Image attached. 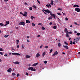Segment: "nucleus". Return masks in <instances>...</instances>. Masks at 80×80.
Listing matches in <instances>:
<instances>
[{
    "mask_svg": "<svg viewBox=\"0 0 80 80\" xmlns=\"http://www.w3.org/2000/svg\"><path fill=\"white\" fill-rule=\"evenodd\" d=\"M55 3H58V0H56L55 1Z\"/></svg>",
    "mask_w": 80,
    "mask_h": 80,
    "instance_id": "obj_30",
    "label": "nucleus"
},
{
    "mask_svg": "<svg viewBox=\"0 0 80 80\" xmlns=\"http://www.w3.org/2000/svg\"><path fill=\"white\" fill-rule=\"evenodd\" d=\"M77 7H79V6L78 5H76Z\"/></svg>",
    "mask_w": 80,
    "mask_h": 80,
    "instance_id": "obj_64",
    "label": "nucleus"
},
{
    "mask_svg": "<svg viewBox=\"0 0 80 80\" xmlns=\"http://www.w3.org/2000/svg\"><path fill=\"white\" fill-rule=\"evenodd\" d=\"M4 57H7L8 56L7 55V54H5L4 55Z\"/></svg>",
    "mask_w": 80,
    "mask_h": 80,
    "instance_id": "obj_55",
    "label": "nucleus"
},
{
    "mask_svg": "<svg viewBox=\"0 0 80 80\" xmlns=\"http://www.w3.org/2000/svg\"><path fill=\"white\" fill-rule=\"evenodd\" d=\"M29 9L30 10H32V7H30L29 8Z\"/></svg>",
    "mask_w": 80,
    "mask_h": 80,
    "instance_id": "obj_38",
    "label": "nucleus"
},
{
    "mask_svg": "<svg viewBox=\"0 0 80 80\" xmlns=\"http://www.w3.org/2000/svg\"><path fill=\"white\" fill-rule=\"evenodd\" d=\"M12 75L13 76H15L16 75V74H15V73L13 72L12 73Z\"/></svg>",
    "mask_w": 80,
    "mask_h": 80,
    "instance_id": "obj_22",
    "label": "nucleus"
},
{
    "mask_svg": "<svg viewBox=\"0 0 80 80\" xmlns=\"http://www.w3.org/2000/svg\"><path fill=\"white\" fill-rule=\"evenodd\" d=\"M64 31H65V32H67V29L65 28V29L64 30Z\"/></svg>",
    "mask_w": 80,
    "mask_h": 80,
    "instance_id": "obj_23",
    "label": "nucleus"
},
{
    "mask_svg": "<svg viewBox=\"0 0 80 80\" xmlns=\"http://www.w3.org/2000/svg\"><path fill=\"white\" fill-rule=\"evenodd\" d=\"M13 63H14V64H20V62H18V61H17L16 62H13Z\"/></svg>",
    "mask_w": 80,
    "mask_h": 80,
    "instance_id": "obj_13",
    "label": "nucleus"
},
{
    "mask_svg": "<svg viewBox=\"0 0 80 80\" xmlns=\"http://www.w3.org/2000/svg\"><path fill=\"white\" fill-rule=\"evenodd\" d=\"M19 47H20V46L19 45H18L17 46V48H19Z\"/></svg>",
    "mask_w": 80,
    "mask_h": 80,
    "instance_id": "obj_49",
    "label": "nucleus"
},
{
    "mask_svg": "<svg viewBox=\"0 0 80 80\" xmlns=\"http://www.w3.org/2000/svg\"><path fill=\"white\" fill-rule=\"evenodd\" d=\"M12 54L13 55H20V54L17 52L12 53Z\"/></svg>",
    "mask_w": 80,
    "mask_h": 80,
    "instance_id": "obj_5",
    "label": "nucleus"
},
{
    "mask_svg": "<svg viewBox=\"0 0 80 80\" xmlns=\"http://www.w3.org/2000/svg\"><path fill=\"white\" fill-rule=\"evenodd\" d=\"M12 50H14V51H15V50L13 48H12Z\"/></svg>",
    "mask_w": 80,
    "mask_h": 80,
    "instance_id": "obj_62",
    "label": "nucleus"
},
{
    "mask_svg": "<svg viewBox=\"0 0 80 80\" xmlns=\"http://www.w3.org/2000/svg\"><path fill=\"white\" fill-rule=\"evenodd\" d=\"M52 51H53V49H51L49 52V53H52Z\"/></svg>",
    "mask_w": 80,
    "mask_h": 80,
    "instance_id": "obj_33",
    "label": "nucleus"
},
{
    "mask_svg": "<svg viewBox=\"0 0 80 80\" xmlns=\"http://www.w3.org/2000/svg\"><path fill=\"white\" fill-rule=\"evenodd\" d=\"M6 24H9V23H10V22H9V21H7L6 22Z\"/></svg>",
    "mask_w": 80,
    "mask_h": 80,
    "instance_id": "obj_21",
    "label": "nucleus"
},
{
    "mask_svg": "<svg viewBox=\"0 0 80 80\" xmlns=\"http://www.w3.org/2000/svg\"><path fill=\"white\" fill-rule=\"evenodd\" d=\"M49 7H52V6H51L50 4H49Z\"/></svg>",
    "mask_w": 80,
    "mask_h": 80,
    "instance_id": "obj_63",
    "label": "nucleus"
},
{
    "mask_svg": "<svg viewBox=\"0 0 80 80\" xmlns=\"http://www.w3.org/2000/svg\"><path fill=\"white\" fill-rule=\"evenodd\" d=\"M36 57L37 58H38L40 57V53L38 52L36 54Z\"/></svg>",
    "mask_w": 80,
    "mask_h": 80,
    "instance_id": "obj_12",
    "label": "nucleus"
},
{
    "mask_svg": "<svg viewBox=\"0 0 80 80\" xmlns=\"http://www.w3.org/2000/svg\"><path fill=\"white\" fill-rule=\"evenodd\" d=\"M32 7H33V8H34L35 9H37V7H36V6H35V5H34L32 6Z\"/></svg>",
    "mask_w": 80,
    "mask_h": 80,
    "instance_id": "obj_26",
    "label": "nucleus"
},
{
    "mask_svg": "<svg viewBox=\"0 0 80 80\" xmlns=\"http://www.w3.org/2000/svg\"><path fill=\"white\" fill-rule=\"evenodd\" d=\"M64 44L65 45H68V43L66 42H64Z\"/></svg>",
    "mask_w": 80,
    "mask_h": 80,
    "instance_id": "obj_27",
    "label": "nucleus"
},
{
    "mask_svg": "<svg viewBox=\"0 0 80 80\" xmlns=\"http://www.w3.org/2000/svg\"><path fill=\"white\" fill-rule=\"evenodd\" d=\"M58 10H62V9H61V8H58Z\"/></svg>",
    "mask_w": 80,
    "mask_h": 80,
    "instance_id": "obj_51",
    "label": "nucleus"
},
{
    "mask_svg": "<svg viewBox=\"0 0 80 80\" xmlns=\"http://www.w3.org/2000/svg\"><path fill=\"white\" fill-rule=\"evenodd\" d=\"M0 51H1L2 52H3V49L2 48H0Z\"/></svg>",
    "mask_w": 80,
    "mask_h": 80,
    "instance_id": "obj_45",
    "label": "nucleus"
},
{
    "mask_svg": "<svg viewBox=\"0 0 80 80\" xmlns=\"http://www.w3.org/2000/svg\"><path fill=\"white\" fill-rule=\"evenodd\" d=\"M0 54H1V55H3V54L2 53V52H0Z\"/></svg>",
    "mask_w": 80,
    "mask_h": 80,
    "instance_id": "obj_41",
    "label": "nucleus"
},
{
    "mask_svg": "<svg viewBox=\"0 0 80 80\" xmlns=\"http://www.w3.org/2000/svg\"><path fill=\"white\" fill-rule=\"evenodd\" d=\"M42 29L43 30H44L45 29V28L44 27H42Z\"/></svg>",
    "mask_w": 80,
    "mask_h": 80,
    "instance_id": "obj_24",
    "label": "nucleus"
},
{
    "mask_svg": "<svg viewBox=\"0 0 80 80\" xmlns=\"http://www.w3.org/2000/svg\"><path fill=\"white\" fill-rule=\"evenodd\" d=\"M46 7H48V8H50V7H49V4L48 5V4H47L46 5Z\"/></svg>",
    "mask_w": 80,
    "mask_h": 80,
    "instance_id": "obj_40",
    "label": "nucleus"
},
{
    "mask_svg": "<svg viewBox=\"0 0 80 80\" xmlns=\"http://www.w3.org/2000/svg\"><path fill=\"white\" fill-rule=\"evenodd\" d=\"M58 44L59 47H61V43H58Z\"/></svg>",
    "mask_w": 80,
    "mask_h": 80,
    "instance_id": "obj_17",
    "label": "nucleus"
},
{
    "mask_svg": "<svg viewBox=\"0 0 80 80\" xmlns=\"http://www.w3.org/2000/svg\"><path fill=\"white\" fill-rule=\"evenodd\" d=\"M48 20H52V17H49L48 18Z\"/></svg>",
    "mask_w": 80,
    "mask_h": 80,
    "instance_id": "obj_20",
    "label": "nucleus"
},
{
    "mask_svg": "<svg viewBox=\"0 0 80 80\" xmlns=\"http://www.w3.org/2000/svg\"><path fill=\"white\" fill-rule=\"evenodd\" d=\"M44 48H48V46H45Z\"/></svg>",
    "mask_w": 80,
    "mask_h": 80,
    "instance_id": "obj_46",
    "label": "nucleus"
},
{
    "mask_svg": "<svg viewBox=\"0 0 80 80\" xmlns=\"http://www.w3.org/2000/svg\"><path fill=\"white\" fill-rule=\"evenodd\" d=\"M63 47H64V48H66V49H67V50H68L69 48H68V46H64V45H63L62 46Z\"/></svg>",
    "mask_w": 80,
    "mask_h": 80,
    "instance_id": "obj_10",
    "label": "nucleus"
},
{
    "mask_svg": "<svg viewBox=\"0 0 80 80\" xmlns=\"http://www.w3.org/2000/svg\"><path fill=\"white\" fill-rule=\"evenodd\" d=\"M66 36L68 38L69 37V35H68V34H66Z\"/></svg>",
    "mask_w": 80,
    "mask_h": 80,
    "instance_id": "obj_29",
    "label": "nucleus"
},
{
    "mask_svg": "<svg viewBox=\"0 0 80 80\" xmlns=\"http://www.w3.org/2000/svg\"><path fill=\"white\" fill-rule=\"evenodd\" d=\"M52 24V22H50V23H49V25H51Z\"/></svg>",
    "mask_w": 80,
    "mask_h": 80,
    "instance_id": "obj_48",
    "label": "nucleus"
},
{
    "mask_svg": "<svg viewBox=\"0 0 80 80\" xmlns=\"http://www.w3.org/2000/svg\"><path fill=\"white\" fill-rule=\"evenodd\" d=\"M8 37V35H6L4 36V37H5V38H7Z\"/></svg>",
    "mask_w": 80,
    "mask_h": 80,
    "instance_id": "obj_37",
    "label": "nucleus"
},
{
    "mask_svg": "<svg viewBox=\"0 0 80 80\" xmlns=\"http://www.w3.org/2000/svg\"><path fill=\"white\" fill-rule=\"evenodd\" d=\"M50 15H51V16H52L53 18L55 19H56V17L55 16V15L53 14H52V13H50Z\"/></svg>",
    "mask_w": 80,
    "mask_h": 80,
    "instance_id": "obj_9",
    "label": "nucleus"
},
{
    "mask_svg": "<svg viewBox=\"0 0 80 80\" xmlns=\"http://www.w3.org/2000/svg\"><path fill=\"white\" fill-rule=\"evenodd\" d=\"M79 40H80V38H76V39H74V40L75 41V42L76 43H77V42H78Z\"/></svg>",
    "mask_w": 80,
    "mask_h": 80,
    "instance_id": "obj_6",
    "label": "nucleus"
},
{
    "mask_svg": "<svg viewBox=\"0 0 80 80\" xmlns=\"http://www.w3.org/2000/svg\"><path fill=\"white\" fill-rule=\"evenodd\" d=\"M32 25L33 26V27H35V24L34 23H32Z\"/></svg>",
    "mask_w": 80,
    "mask_h": 80,
    "instance_id": "obj_39",
    "label": "nucleus"
},
{
    "mask_svg": "<svg viewBox=\"0 0 80 80\" xmlns=\"http://www.w3.org/2000/svg\"><path fill=\"white\" fill-rule=\"evenodd\" d=\"M66 34H68V33H69V32H68V31H67V32H66Z\"/></svg>",
    "mask_w": 80,
    "mask_h": 80,
    "instance_id": "obj_58",
    "label": "nucleus"
},
{
    "mask_svg": "<svg viewBox=\"0 0 80 80\" xmlns=\"http://www.w3.org/2000/svg\"><path fill=\"white\" fill-rule=\"evenodd\" d=\"M20 14H21L23 16H24V17H27V12H24V14L22 12H20Z\"/></svg>",
    "mask_w": 80,
    "mask_h": 80,
    "instance_id": "obj_2",
    "label": "nucleus"
},
{
    "mask_svg": "<svg viewBox=\"0 0 80 80\" xmlns=\"http://www.w3.org/2000/svg\"><path fill=\"white\" fill-rule=\"evenodd\" d=\"M31 19H32V20H33V16H31Z\"/></svg>",
    "mask_w": 80,
    "mask_h": 80,
    "instance_id": "obj_47",
    "label": "nucleus"
},
{
    "mask_svg": "<svg viewBox=\"0 0 80 80\" xmlns=\"http://www.w3.org/2000/svg\"><path fill=\"white\" fill-rule=\"evenodd\" d=\"M31 56H30L28 55H27L26 57V58H30Z\"/></svg>",
    "mask_w": 80,
    "mask_h": 80,
    "instance_id": "obj_14",
    "label": "nucleus"
},
{
    "mask_svg": "<svg viewBox=\"0 0 80 80\" xmlns=\"http://www.w3.org/2000/svg\"><path fill=\"white\" fill-rule=\"evenodd\" d=\"M22 48H23V49H25V48L23 46V45L22 44Z\"/></svg>",
    "mask_w": 80,
    "mask_h": 80,
    "instance_id": "obj_32",
    "label": "nucleus"
},
{
    "mask_svg": "<svg viewBox=\"0 0 80 80\" xmlns=\"http://www.w3.org/2000/svg\"><path fill=\"white\" fill-rule=\"evenodd\" d=\"M51 5H53V1L51 0Z\"/></svg>",
    "mask_w": 80,
    "mask_h": 80,
    "instance_id": "obj_19",
    "label": "nucleus"
},
{
    "mask_svg": "<svg viewBox=\"0 0 80 80\" xmlns=\"http://www.w3.org/2000/svg\"><path fill=\"white\" fill-rule=\"evenodd\" d=\"M42 47H43L42 45L40 46V48H42Z\"/></svg>",
    "mask_w": 80,
    "mask_h": 80,
    "instance_id": "obj_60",
    "label": "nucleus"
},
{
    "mask_svg": "<svg viewBox=\"0 0 80 80\" xmlns=\"http://www.w3.org/2000/svg\"><path fill=\"white\" fill-rule=\"evenodd\" d=\"M37 1L38 2V3L39 4H40V1H39L38 0Z\"/></svg>",
    "mask_w": 80,
    "mask_h": 80,
    "instance_id": "obj_42",
    "label": "nucleus"
},
{
    "mask_svg": "<svg viewBox=\"0 0 80 80\" xmlns=\"http://www.w3.org/2000/svg\"><path fill=\"white\" fill-rule=\"evenodd\" d=\"M0 25H1V26H2V27H3V24L2 23H0Z\"/></svg>",
    "mask_w": 80,
    "mask_h": 80,
    "instance_id": "obj_34",
    "label": "nucleus"
},
{
    "mask_svg": "<svg viewBox=\"0 0 80 80\" xmlns=\"http://www.w3.org/2000/svg\"><path fill=\"white\" fill-rule=\"evenodd\" d=\"M43 12L46 15H47V13L45 12L44 11H43Z\"/></svg>",
    "mask_w": 80,
    "mask_h": 80,
    "instance_id": "obj_53",
    "label": "nucleus"
},
{
    "mask_svg": "<svg viewBox=\"0 0 80 80\" xmlns=\"http://www.w3.org/2000/svg\"><path fill=\"white\" fill-rule=\"evenodd\" d=\"M38 25H41V26H42L43 25V24H42V23H38Z\"/></svg>",
    "mask_w": 80,
    "mask_h": 80,
    "instance_id": "obj_28",
    "label": "nucleus"
},
{
    "mask_svg": "<svg viewBox=\"0 0 80 80\" xmlns=\"http://www.w3.org/2000/svg\"><path fill=\"white\" fill-rule=\"evenodd\" d=\"M58 52H57V51H56V52H54V54H52V56L54 57V56H55V55H58Z\"/></svg>",
    "mask_w": 80,
    "mask_h": 80,
    "instance_id": "obj_8",
    "label": "nucleus"
},
{
    "mask_svg": "<svg viewBox=\"0 0 80 80\" xmlns=\"http://www.w3.org/2000/svg\"><path fill=\"white\" fill-rule=\"evenodd\" d=\"M16 41H17V44L18 45V43H19V40H17Z\"/></svg>",
    "mask_w": 80,
    "mask_h": 80,
    "instance_id": "obj_25",
    "label": "nucleus"
},
{
    "mask_svg": "<svg viewBox=\"0 0 80 80\" xmlns=\"http://www.w3.org/2000/svg\"><path fill=\"white\" fill-rule=\"evenodd\" d=\"M65 20H67V21L68 20V18H66Z\"/></svg>",
    "mask_w": 80,
    "mask_h": 80,
    "instance_id": "obj_57",
    "label": "nucleus"
},
{
    "mask_svg": "<svg viewBox=\"0 0 80 80\" xmlns=\"http://www.w3.org/2000/svg\"><path fill=\"white\" fill-rule=\"evenodd\" d=\"M38 62H37L36 63H34V64H33L32 65V66H36L37 65H38Z\"/></svg>",
    "mask_w": 80,
    "mask_h": 80,
    "instance_id": "obj_15",
    "label": "nucleus"
},
{
    "mask_svg": "<svg viewBox=\"0 0 80 80\" xmlns=\"http://www.w3.org/2000/svg\"><path fill=\"white\" fill-rule=\"evenodd\" d=\"M69 34H72V32H69Z\"/></svg>",
    "mask_w": 80,
    "mask_h": 80,
    "instance_id": "obj_56",
    "label": "nucleus"
},
{
    "mask_svg": "<svg viewBox=\"0 0 80 80\" xmlns=\"http://www.w3.org/2000/svg\"><path fill=\"white\" fill-rule=\"evenodd\" d=\"M53 28H54V29H56V28H57V26H54Z\"/></svg>",
    "mask_w": 80,
    "mask_h": 80,
    "instance_id": "obj_35",
    "label": "nucleus"
},
{
    "mask_svg": "<svg viewBox=\"0 0 80 80\" xmlns=\"http://www.w3.org/2000/svg\"><path fill=\"white\" fill-rule=\"evenodd\" d=\"M44 63L45 64H46V63H47V61H44Z\"/></svg>",
    "mask_w": 80,
    "mask_h": 80,
    "instance_id": "obj_44",
    "label": "nucleus"
},
{
    "mask_svg": "<svg viewBox=\"0 0 80 80\" xmlns=\"http://www.w3.org/2000/svg\"><path fill=\"white\" fill-rule=\"evenodd\" d=\"M19 25H20L25 26V23L23 22H21L19 23Z\"/></svg>",
    "mask_w": 80,
    "mask_h": 80,
    "instance_id": "obj_3",
    "label": "nucleus"
},
{
    "mask_svg": "<svg viewBox=\"0 0 80 80\" xmlns=\"http://www.w3.org/2000/svg\"><path fill=\"white\" fill-rule=\"evenodd\" d=\"M26 23H30V21H29V20H26Z\"/></svg>",
    "mask_w": 80,
    "mask_h": 80,
    "instance_id": "obj_16",
    "label": "nucleus"
},
{
    "mask_svg": "<svg viewBox=\"0 0 80 80\" xmlns=\"http://www.w3.org/2000/svg\"><path fill=\"white\" fill-rule=\"evenodd\" d=\"M73 44H75V41L73 42Z\"/></svg>",
    "mask_w": 80,
    "mask_h": 80,
    "instance_id": "obj_59",
    "label": "nucleus"
},
{
    "mask_svg": "<svg viewBox=\"0 0 80 80\" xmlns=\"http://www.w3.org/2000/svg\"><path fill=\"white\" fill-rule=\"evenodd\" d=\"M37 37H40V35H38L37 36Z\"/></svg>",
    "mask_w": 80,
    "mask_h": 80,
    "instance_id": "obj_54",
    "label": "nucleus"
},
{
    "mask_svg": "<svg viewBox=\"0 0 80 80\" xmlns=\"http://www.w3.org/2000/svg\"><path fill=\"white\" fill-rule=\"evenodd\" d=\"M76 5H74L73 6V7H76Z\"/></svg>",
    "mask_w": 80,
    "mask_h": 80,
    "instance_id": "obj_61",
    "label": "nucleus"
},
{
    "mask_svg": "<svg viewBox=\"0 0 80 80\" xmlns=\"http://www.w3.org/2000/svg\"><path fill=\"white\" fill-rule=\"evenodd\" d=\"M26 75H28V72H26Z\"/></svg>",
    "mask_w": 80,
    "mask_h": 80,
    "instance_id": "obj_52",
    "label": "nucleus"
},
{
    "mask_svg": "<svg viewBox=\"0 0 80 80\" xmlns=\"http://www.w3.org/2000/svg\"><path fill=\"white\" fill-rule=\"evenodd\" d=\"M57 14L58 15H61V13H60V12H58Z\"/></svg>",
    "mask_w": 80,
    "mask_h": 80,
    "instance_id": "obj_36",
    "label": "nucleus"
},
{
    "mask_svg": "<svg viewBox=\"0 0 80 80\" xmlns=\"http://www.w3.org/2000/svg\"><path fill=\"white\" fill-rule=\"evenodd\" d=\"M46 54V53H45V52H44L43 54H42V57H44V56H45V54Z\"/></svg>",
    "mask_w": 80,
    "mask_h": 80,
    "instance_id": "obj_18",
    "label": "nucleus"
},
{
    "mask_svg": "<svg viewBox=\"0 0 80 80\" xmlns=\"http://www.w3.org/2000/svg\"><path fill=\"white\" fill-rule=\"evenodd\" d=\"M42 11L43 12V11H44L45 12H46V13H48V14L51 13V12H50V11L49 10H45L44 9H43L42 10Z\"/></svg>",
    "mask_w": 80,
    "mask_h": 80,
    "instance_id": "obj_4",
    "label": "nucleus"
},
{
    "mask_svg": "<svg viewBox=\"0 0 80 80\" xmlns=\"http://www.w3.org/2000/svg\"><path fill=\"white\" fill-rule=\"evenodd\" d=\"M80 35V32H78L77 34V36H79V35Z\"/></svg>",
    "mask_w": 80,
    "mask_h": 80,
    "instance_id": "obj_31",
    "label": "nucleus"
},
{
    "mask_svg": "<svg viewBox=\"0 0 80 80\" xmlns=\"http://www.w3.org/2000/svg\"><path fill=\"white\" fill-rule=\"evenodd\" d=\"M70 43L71 45H72L73 44V42H72V41H71Z\"/></svg>",
    "mask_w": 80,
    "mask_h": 80,
    "instance_id": "obj_43",
    "label": "nucleus"
},
{
    "mask_svg": "<svg viewBox=\"0 0 80 80\" xmlns=\"http://www.w3.org/2000/svg\"><path fill=\"white\" fill-rule=\"evenodd\" d=\"M19 74H17V77H18L19 75Z\"/></svg>",
    "mask_w": 80,
    "mask_h": 80,
    "instance_id": "obj_50",
    "label": "nucleus"
},
{
    "mask_svg": "<svg viewBox=\"0 0 80 80\" xmlns=\"http://www.w3.org/2000/svg\"><path fill=\"white\" fill-rule=\"evenodd\" d=\"M28 70H31V71H32L33 72H34L36 70V69L35 68L33 69L32 67L29 68Z\"/></svg>",
    "mask_w": 80,
    "mask_h": 80,
    "instance_id": "obj_1",
    "label": "nucleus"
},
{
    "mask_svg": "<svg viewBox=\"0 0 80 80\" xmlns=\"http://www.w3.org/2000/svg\"><path fill=\"white\" fill-rule=\"evenodd\" d=\"M9 69H8L7 70L8 72H12V68H9Z\"/></svg>",
    "mask_w": 80,
    "mask_h": 80,
    "instance_id": "obj_11",
    "label": "nucleus"
},
{
    "mask_svg": "<svg viewBox=\"0 0 80 80\" xmlns=\"http://www.w3.org/2000/svg\"><path fill=\"white\" fill-rule=\"evenodd\" d=\"M75 10L77 12H80V9L79 8H77L75 9Z\"/></svg>",
    "mask_w": 80,
    "mask_h": 80,
    "instance_id": "obj_7",
    "label": "nucleus"
}]
</instances>
